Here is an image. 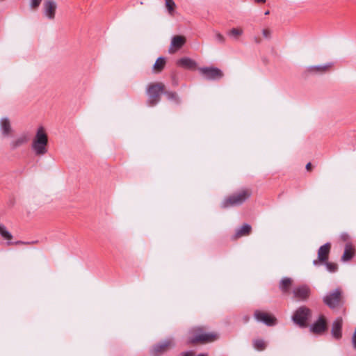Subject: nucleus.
<instances>
[{
    "label": "nucleus",
    "instance_id": "obj_1",
    "mask_svg": "<svg viewBox=\"0 0 356 356\" xmlns=\"http://www.w3.org/2000/svg\"><path fill=\"white\" fill-rule=\"evenodd\" d=\"M252 195L250 188H245L227 197L221 202L222 208H228L242 204L248 200Z\"/></svg>",
    "mask_w": 356,
    "mask_h": 356
},
{
    "label": "nucleus",
    "instance_id": "obj_2",
    "mask_svg": "<svg viewBox=\"0 0 356 356\" xmlns=\"http://www.w3.org/2000/svg\"><path fill=\"white\" fill-rule=\"evenodd\" d=\"M48 137L43 127H40L33 140L31 149L36 156L44 155L48 149Z\"/></svg>",
    "mask_w": 356,
    "mask_h": 356
},
{
    "label": "nucleus",
    "instance_id": "obj_3",
    "mask_svg": "<svg viewBox=\"0 0 356 356\" xmlns=\"http://www.w3.org/2000/svg\"><path fill=\"white\" fill-rule=\"evenodd\" d=\"M193 333L194 336L189 339L191 343H207L213 342L219 338L216 332H207L205 331V328L202 327L195 328Z\"/></svg>",
    "mask_w": 356,
    "mask_h": 356
},
{
    "label": "nucleus",
    "instance_id": "obj_4",
    "mask_svg": "<svg viewBox=\"0 0 356 356\" xmlns=\"http://www.w3.org/2000/svg\"><path fill=\"white\" fill-rule=\"evenodd\" d=\"M165 90V85L162 82L151 83L147 88L148 95L147 104L149 106H154L157 104L161 99V95Z\"/></svg>",
    "mask_w": 356,
    "mask_h": 356
},
{
    "label": "nucleus",
    "instance_id": "obj_5",
    "mask_svg": "<svg viewBox=\"0 0 356 356\" xmlns=\"http://www.w3.org/2000/svg\"><path fill=\"white\" fill-rule=\"evenodd\" d=\"M312 316V311L305 307H299L294 313L292 318L294 323L300 327H305L308 326L307 321Z\"/></svg>",
    "mask_w": 356,
    "mask_h": 356
},
{
    "label": "nucleus",
    "instance_id": "obj_6",
    "mask_svg": "<svg viewBox=\"0 0 356 356\" xmlns=\"http://www.w3.org/2000/svg\"><path fill=\"white\" fill-rule=\"evenodd\" d=\"M323 302L332 309L340 307L343 303L341 290L337 289L330 292L323 298Z\"/></svg>",
    "mask_w": 356,
    "mask_h": 356
},
{
    "label": "nucleus",
    "instance_id": "obj_7",
    "mask_svg": "<svg viewBox=\"0 0 356 356\" xmlns=\"http://www.w3.org/2000/svg\"><path fill=\"white\" fill-rule=\"evenodd\" d=\"M175 346V343L174 339H168L154 345L151 348L150 353L152 356H161L173 348Z\"/></svg>",
    "mask_w": 356,
    "mask_h": 356
},
{
    "label": "nucleus",
    "instance_id": "obj_8",
    "mask_svg": "<svg viewBox=\"0 0 356 356\" xmlns=\"http://www.w3.org/2000/svg\"><path fill=\"white\" fill-rule=\"evenodd\" d=\"M58 5L55 0H44L42 4V13L49 20H54Z\"/></svg>",
    "mask_w": 356,
    "mask_h": 356
},
{
    "label": "nucleus",
    "instance_id": "obj_9",
    "mask_svg": "<svg viewBox=\"0 0 356 356\" xmlns=\"http://www.w3.org/2000/svg\"><path fill=\"white\" fill-rule=\"evenodd\" d=\"M254 316L256 320L262 322L268 326L274 325L277 322V319L274 316L264 311L256 310L254 313Z\"/></svg>",
    "mask_w": 356,
    "mask_h": 356
},
{
    "label": "nucleus",
    "instance_id": "obj_10",
    "mask_svg": "<svg viewBox=\"0 0 356 356\" xmlns=\"http://www.w3.org/2000/svg\"><path fill=\"white\" fill-rule=\"evenodd\" d=\"M199 71L208 79H220L224 75L223 72L216 67H201Z\"/></svg>",
    "mask_w": 356,
    "mask_h": 356
},
{
    "label": "nucleus",
    "instance_id": "obj_11",
    "mask_svg": "<svg viewBox=\"0 0 356 356\" xmlns=\"http://www.w3.org/2000/svg\"><path fill=\"white\" fill-rule=\"evenodd\" d=\"M30 136L28 133H22L21 134L15 136L10 142V148L12 150H15L17 148L22 147L23 145L28 143L29 141Z\"/></svg>",
    "mask_w": 356,
    "mask_h": 356
},
{
    "label": "nucleus",
    "instance_id": "obj_12",
    "mask_svg": "<svg viewBox=\"0 0 356 356\" xmlns=\"http://www.w3.org/2000/svg\"><path fill=\"white\" fill-rule=\"evenodd\" d=\"M331 244L329 243L321 246L318 251V259L314 261V264L318 265L319 263L326 262L328 259Z\"/></svg>",
    "mask_w": 356,
    "mask_h": 356
},
{
    "label": "nucleus",
    "instance_id": "obj_13",
    "mask_svg": "<svg viewBox=\"0 0 356 356\" xmlns=\"http://www.w3.org/2000/svg\"><path fill=\"white\" fill-rule=\"evenodd\" d=\"M293 297L300 300H307L310 294V289L306 285L297 286L293 290Z\"/></svg>",
    "mask_w": 356,
    "mask_h": 356
},
{
    "label": "nucleus",
    "instance_id": "obj_14",
    "mask_svg": "<svg viewBox=\"0 0 356 356\" xmlns=\"http://www.w3.org/2000/svg\"><path fill=\"white\" fill-rule=\"evenodd\" d=\"M186 42L184 35H175L172 38L171 44L169 48V53L174 54Z\"/></svg>",
    "mask_w": 356,
    "mask_h": 356
},
{
    "label": "nucleus",
    "instance_id": "obj_15",
    "mask_svg": "<svg viewBox=\"0 0 356 356\" xmlns=\"http://www.w3.org/2000/svg\"><path fill=\"white\" fill-rule=\"evenodd\" d=\"M327 330V321L324 316L321 315L318 320L311 327V332L321 334Z\"/></svg>",
    "mask_w": 356,
    "mask_h": 356
},
{
    "label": "nucleus",
    "instance_id": "obj_16",
    "mask_svg": "<svg viewBox=\"0 0 356 356\" xmlns=\"http://www.w3.org/2000/svg\"><path fill=\"white\" fill-rule=\"evenodd\" d=\"M0 131L4 137H8L13 131L10 120L5 117L0 120Z\"/></svg>",
    "mask_w": 356,
    "mask_h": 356
},
{
    "label": "nucleus",
    "instance_id": "obj_17",
    "mask_svg": "<svg viewBox=\"0 0 356 356\" xmlns=\"http://www.w3.org/2000/svg\"><path fill=\"white\" fill-rule=\"evenodd\" d=\"M332 67V63H327L323 65H312L307 69L311 74H321L328 72Z\"/></svg>",
    "mask_w": 356,
    "mask_h": 356
},
{
    "label": "nucleus",
    "instance_id": "obj_18",
    "mask_svg": "<svg viewBox=\"0 0 356 356\" xmlns=\"http://www.w3.org/2000/svg\"><path fill=\"white\" fill-rule=\"evenodd\" d=\"M343 321L341 318H338L336 319L332 327V334L333 337L337 339H339L341 337V328H342Z\"/></svg>",
    "mask_w": 356,
    "mask_h": 356
},
{
    "label": "nucleus",
    "instance_id": "obj_19",
    "mask_svg": "<svg viewBox=\"0 0 356 356\" xmlns=\"http://www.w3.org/2000/svg\"><path fill=\"white\" fill-rule=\"evenodd\" d=\"M251 230V226L248 224H245L240 229L236 230V234L233 236V238L236 240L242 236H248L250 234Z\"/></svg>",
    "mask_w": 356,
    "mask_h": 356
},
{
    "label": "nucleus",
    "instance_id": "obj_20",
    "mask_svg": "<svg viewBox=\"0 0 356 356\" xmlns=\"http://www.w3.org/2000/svg\"><path fill=\"white\" fill-rule=\"evenodd\" d=\"M177 63L181 67L188 70H194L196 67L195 62L188 58H181L178 60Z\"/></svg>",
    "mask_w": 356,
    "mask_h": 356
},
{
    "label": "nucleus",
    "instance_id": "obj_21",
    "mask_svg": "<svg viewBox=\"0 0 356 356\" xmlns=\"http://www.w3.org/2000/svg\"><path fill=\"white\" fill-rule=\"evenodd\" d=\"M355 255V249L350 244H346L343 254L341 257L342 261H348L350 260Z\"/></svg>",
    "mask_w": 356,
    "mask_h": 356
},
{
    "label": "nucleus",
    "instance_id": "obj_22",
    "mask_svg": "<svg viewBox=\"0 0 356 356\" xmlns=\"http://www.w3.org/2000/svg\"><path fill=\"white\" fill-rule=\"evenodd\" d=\"M166 61L165 59L163 57H159L155 62L153 66V70L155 73H159L161 72L165 65Z\"/></svg>",
    "mask_w": 356,
    "mask_h": 356
},
{
    "label": "nucleus",
    "instance_id": "obj_23",
    "mask_svg": "<svg viewBox=\"0 0 356 356\" xmlns=\"http://www.w3.org/2000/svg\"><path fill=\"white\" fill-rule=\"evenodd\" d=\"M293 284V280L289 277L282 279L280 282V289L283 293H289V289Z\"/></svg>",
    "mask_w": 356,
    "mask_h": 356
},
{
    "label": "nucleus",
    "instance_id": "obj_24",
    "mask_svg": "<svg viewBox=\"0 0 356 356\" xmlns=\"http://www.w3.org/2000/svg\"><path fill=\"white\" fill-rule=\"evenodd\" d=\"M165 8L170 16H173L177 8V6L173 0H165Z\"/></svg>",
    "mask_w": 356,
    "mask_h": 356
},
{
    "label": "nucleus",
    "instance_id": "obj_25",
    "mask_svg": "<svg viewBox=\"0 0 356 356\" xmlns=\"http://www.w3.org/2000/svg\"><path fill=\"white\" fill-rule=\"evenodd\" d=\"M253 345L255 349L257 350H264L266 348V343L260 339H257L253 341Z\"/></svg>",
    "mask_w": 356,
    "mask_h": 356
},
{
    "label": "nucleus",
    "instance_id": "obj_26",
    "mask_svg": "<svg viewBox=\"0 0 356 356\" xmlns=\"http://www.w3.org/2000/svg\"><path fill=\"white\" fill-rule=\"evenodd\" d=\"M243 33L241 28H233L229 32L228 35L235 39H238Z\"/></svg>",
    "mask_w": 356,
    "mask_h": 356
},
{
    "label": "nucleus",
    "instance_id": "obj_27",
    "mask_svg": "<svg viewBox=\"0 0 356 356\" xmlns=\"http://www.w3.org/2000/svg\"><path fill=\"white\" fill-rule=\"evenodd\" d=\"M0 234L3 238L7 240H10L13 237L12 234L6 229V227L0 224Z\"/></svg>",
    "mask_w": 356,
    "mask_h": 356
},
{
    "label": "nucleus",
    "instance_id": "obj_28",
    "mask_svg": "<svg viewBox=\"0 0 356 356\" xmlns=\"http://www.w3.org/2000/svg\"><path fill=\"white\" fill-rule=\"evenodd\" d=\"M325 263V265H326V267H327V269L331 272V273H334L338 269V266L337 264H334V263H330V262H327V261Z\"/></svg>",
    "mask_w": 356,
    "mask_h": 356
},
{
    "label": "nucleus",
    "instance_id": "obj_29",
    "mask_svg": "<svg viewBox=\"0 0 356 356\" xmlns=\"http://www.w3.org/2000/svg\"><path fill=\"white\" fill-rule=\"evenodd\" d=\"M42 0H29V6L32 10H36L40 5Z\"/></svg>",
    "mask_w": 356,
    "mask_h": 356
},
{
    "label": "nucleus",
    "instance_id": "obj_30",
    "mask_svg": "<svg viewBox=\"0 0 356 356\" xmlns=\"http://www.w3.org/2000/svg\"><path fill=\"white\" fill-rule=\"evenodd\" d=\"M215 38L216 42H218L219 44H223L225 42V38L219 32L215 33Z\"/></svg>",
    "mask_w": 356,
    "mask_h": 356
},
{
    "label": "nucleus",
    "instance_id": "obj_31",
    "mask_svg": "<svg viewBox=\"0 0 356 356\" xmlns=\"http://www.w3.org/2000/svg\"><path fill=\"white\" fill-rule=\"evenodd\" d=\"M165 95H167L168 98L170 99H172L175 101L178 100L177 95L175 92H165Z\"/></svg>",
    "mask_w": 356,
    "mask_h": 356
},
{
    "label": "nucleus",
    "instance_id": "obj_32",
    "mask_svg": "<svg viewBox=\"0 0 356 356\" xmlns=\"http://www.w3.org/2000/svg\"><path fill=\"white\" fill-rule=\"evenodd\" d=\"M262 34L264 38L269 39L271 35V31L269 29H264L262 31Z\"/></svg>",
    "mask_w": 356,
    "mask_h": 356
},
{
    "label": "nucleus",
    "instance_id": "obj_33",
    "mask_svg": "<svg viewBox=\"0 0 356 356\" xmlns=\"http://www.w3.org/2000/svg\"><path fill=\"white\" fill-rule=\"evenodd\" d=\"M182 356H195V353L193 351L186 352V353H183ZM198 356H208V355L207 354H201Z\"/></svg>",
    "mask_w": 356,
    "mask_h": 356
},
{
    "label": "nucleus",
    "instance_id": "obj_34",
    "mask_svg": "<svg viewBox=\"0 0 356 356\" xmlns=\"http://www.w3.org/2000/svg\"><path fill=\"white\" fill-rule=\"evenodd\" d=\"M353 343L354 348L356 349V328L353 336Z\"/></svg>",
    "mask_w": 356,
    "mask_h": 356
},
{
    "label": "nucleus",
    "instance_id": "obj_35",
    "mask_svg": "<svg viewBox=\"0 0 356 356\" xmlns=\"http://www.w3.org/2000/svg\"><path fill=\"white\" fill-rule=\"evenodd\" d=\"M306 169L308 170V171H311L312 170V163H308L307 165H306Z\"/></svg>",
    "mask_w": 356,
    "mask_h": 356
},
{
    "label": "nucleus",
    "instance_id": "obj_36",
    "mask_svg": "<svg viewBox=\"0 0 356 356\" xmlns=\"http://www.w3.org/2000/svg\"><path fill=\"white\" fill-rule=\"evenodd\" d=\"M255 2H257V3H265L266 2V0H254Z\"/></svg>",
    "mask_w": 356,
    "mask_h": 356
},
{
    "label": "nucleus",
    "instance_id": "obj_37",
    "mask_svg": "<svg viewBox=\"0 0 356 356\" xmlns=\"http://www.w3.org/2000/svg\"><path fill=\"white\" fill-rule=\"evenodd\" d=\"M255 42H256L257 43H259V42H261V39H259V38H255Z\"/></svg>",
    "mask_w": 356,
    "mask_h": 356
},
{
    "label": "nucleus",
    "instance_id": "obj_38",
    "mask_svg": "<svg viewBox=\"0 0 356 356\" xmlns=\"http://www.w3.org/2000/svg\"><path fill=\"white\" fill-rule=\"evenodd\" d=\"M269 13H270L269 10H267V11L265 12V15H269Z\"/></svg>",
    "mask_w": 356,
    "mask_h": 356
},
{
    "label": "nucleus",
    "instance_id": "obj_39",
    "mask_svg": "<svg viewBox=\"0 0 356 356\" xmlns=\"http://www.w3.org/2000/svg\"><path fill=\"white\" fill-rule=\"evenodd\" d=\"M7 243H8V245H11L13 243L9 241Z\"/></svg>",
    "mask_w": 356,
    "mask_h": 356
},
{
    "label": "nucleus",
    "instance_id": "obj_40",
    "mask_svg": "<svg viewBox=\"0 0 356 356\" xmlns=\"http://www.w3.org/2000/svg\"><path fill=\"white\" fill-rule=\"evenodd\" d=\"M16 243H17V244H18V243H22V242H21V241H17V242H16Z\"/></svg>",
    "mask_w": 356,
    "mask_h": 356
}]
</instances>
